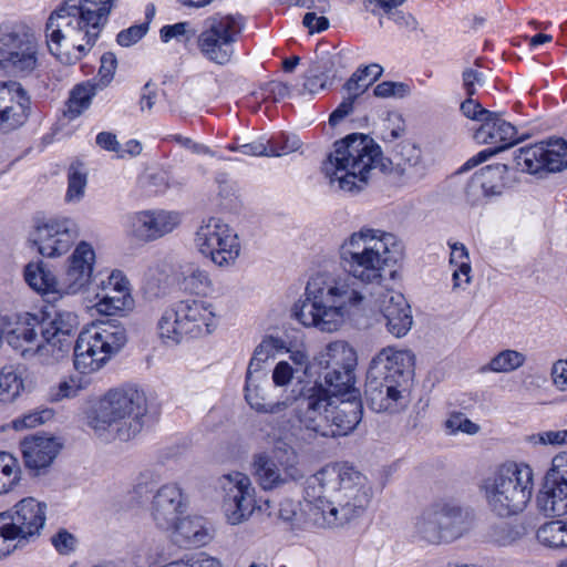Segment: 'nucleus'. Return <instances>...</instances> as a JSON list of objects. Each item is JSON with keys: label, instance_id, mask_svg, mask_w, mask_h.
<instances>
[{"label": "nucleus", "instance_id": "28", "mask_svg": "<svg viewBox=\"0 0 567 567\" xmlns=\"http://www.w3.org/2000/svg\"><path fill=\"white\" fill-rule=\"evenodd\" d=\"M269 382L266 373H246L245 400L258 413L277 414L287 409L285 401L268 402Z\"/></svg>", "mask_w": 567, "mask_h": 567}, {"label": "nucleus", "instance_id": "12", "mask_svg": "<svg viewBox=\"0 0 567 567\" xmlns=\"http://www.w3.org/2000/svg\"><path fill=\"white\" fill-rule=\"evenodd\" d=\"M194 244L204 257L220 268L233 266L241 249L237 233L223 219L213 216L202 220Z\"/></svg>", "mask_w": 567, "mask_h": 567}, {"label": "nucleus", "instance_id": "21", "mask_svg": "<svg viewBox=\"0 0 567 567\" xmlns=\"http://www.w3.org/2000/svg\"><path fill=\"white\" fill-rule=\"evenodd\" d=\"M30 97L18 82L0 83V132L21 127L30 113Z\"/></svg>", "mask_w": 567, "mask_h": 567}, {"label": "nucleus", "instance_id": "41", "mask_svg": "<svg viewBox=\"0 0 567 567\" xmlns=\"http://www.w3.org/2000/svg\"><path fill=\"white\" fill-rule=\"evenodd\" d=\"M95 86L90 83L76 85L70 94L66 103L65 116L73 120L82 114L83 111L89 109L92 99L95 95Z\"/></svg>", "mask_w": 567, "mask_h": 567}, {"label": "nucleus", "instance_id": "27", "mask_svg": "<svg viewBox=\"0 0 567 567\" xmlns=\"http://www.w3.org/2000/svg\"><path fill=\"white\" fill-rule=\"evenodd\" d=\"M378 302L388 331L396 338L404 337L413 323L411 308L404 296L391 290L382 293Z\"/></svg>", "mask_w": 567, "mask_h": 567}, {"label": "nucleus", "instance_id": "17", "mask_svg": "<svg viewBox=\"0 0 567 567\" xmlns=\"http://www.w3.org/2000/svg\"><path fill=\"white\" fill-rule=\"evenodd\" d=\"M1 66L19 76L31 74L38 66V45L28 32H8L1 37Z\"/></svg>", "mask_w": 567, "mask_h": 567}, {"label": "nucleus", "instance_id": "11", "mask_svg": "<svg viewBox=\"0 0 567 567\" xmlns=\"http://www.w3.org/2000/svg\"><path fill=\"white\" fill-rule=\"evenodd\" d=\"M244 29L240 16L216 13L206 18L197 35V47L205 59L218 65L230 62L235 43Z\"/></svg>", "mask_w": 567, "mask_h": 567}, {"label": "nucleus", "instance_id": "7", "mask_svg": "<svg viewBox=\"0 0 567 567\" xmlns=\"http://www.w3.org/2000/svg\"><path fill=\"white\" fill-rule=\"evenodd\" d=\"M391 161L381 146L363 133H351L333 143V151L322 162L326 177H367L368 174L390 173Z\"/></svg>", "mask_w": 567, "mask_h": 567}, {"label": "nucleus", "instance_id": "31", "mask_svg": "<svg viewBox=\"0 0 567 567\" xmlns=\"http://www.w3.org/2000/svg\"><path fill=\"white\" fill-rule=\"evenodd\" d=\"M537 507L549 517L567 515V487L545 480L537 495Z\"/></svg>", "mask_w": 567, "mask_h": 567}, {"label": "nucleus", "instance_id": "16", "mask_svg": "<svg viewBox=\"0 0 567 567\" xmlns=\"http://www.w3.org/2000/svg\"><path fill=\"white\" fill-rule=\"evenodd\" d=\"M330 396L322 388H312L297 400L296 416L299 421L300 439L310 442L324 437L328 422Z\"/></svg>", "mask_w": 567, "mask_h": 567}, {"label": "nucleus", "instance_id": "40", "mask_svg": "<svg viewBox=\"0 0 567 567\" xmlns=\"http://www.w3.org/2000/svg\"><path fill=\"white\" fill-rule=\"evenodd\" d=\"M526 361L525 354L516 350H503L481 368V372L508 373L520 368Z\"/></svg>", "mask_w": 567, "mask_h": 567}, {"label": "nucleus", "instance_id": "46", "mask_svg": "<svg viewBox=\"0 0 567 567\" xmlns=\"http://www.w3.org/2000/svg\"><path fill=\"white\" fill-rule=\"evenodd\" d=\"M369 179H327L328 192L338 197L355 196L368 187Z\"/></svg>", "mask_w": 567, "mask_h": 567}, {"label": "nucleus", "instance_id": "42", "mask_svg": "<svg viewBox=\"0 0 567 567\" xmlns=\"http://www.w3.org/2000/svg\"><path fill=\"white\" fill-rule=\"evenodd\" d=\"M537 539L550 548L567 547V520H551L537 530Z\"/></svg>", "mask_w": 567, "mask_h": 567}, {"label": "nucleus", "instance_id": "2", "mask_svg": "<svg viewBox=\"0 0 567 567\" xmlns=\"http://www.w3.org/2000/svg\"><path fill=\"white\" fill-rule=\"evenodd\" d=\"M309 519L319 527H340L362 516L372 488L368 478L347 464H331L318 471L307 487Z\"/></svg>", "mask_w": 567, "mask_h": 567}, {"label": "nucleus", "instance_id": "39", "mask_svg": "<svg viewBox=\"0 0 567 567\" xmlns=\"http://www.w3.org/2000/svg\"><path fill=\"white\" fill-rule=\"evenodd\" d=\"M24 390L22 375L12 365L0 370V403L13 402Z\"/></svg>", "mask_w": 567, "mask_h": 567}, {"label": "nucleus", "instance_id": "20", "mask_svg": "<svg viewBox=\"0 0 567 567\" xmlns=\"http://www.w3.org/2000/svg\"><path fill=\"white\" fill-rule=\"evenodd\" d=\"M96 310L105 316L130 312L134 308L131 285L121 270H113L100 285Z\"/></svg>", "mask_w": 567, "mask_h": 567}, {"label": "nucleus", "instance_id": "49", "mask_svg": "<svg viewBox=\"0 0 567 567\" xmlns=\"http://www.w3.org/2000/svg\"><path fill=\"white\" fill-rule=\"evenodd\" d=\"M189 22H178L172 25H164L159 30L161 40L165 43L169 42L172 39L189 41L196 35V31L189 29Z\"/></svg>", "mask_w": 567, "mask_h": 567}, {"label": "nucleus", "instance_id": "36", "mask_svg": "<svg viewBox=\"0 0 567 567\" xmlns=\"http://www.w3.org/2000/svg\"><path fill=\"white\" fill-rule=\"evenodd\" d=\"M361 80V73H358L352 74L351 78L346 82L344 89L348 91L349 95L348 97L343 99V101L330 114V125L334 126L339 124L346 116H348L353 111V104L355 100L371 85V82L360 83Z\"/></svg>", "mask_w": 567, "mask_h": 567}, {"label": "nucleus", "instance_id": "9", "mask_svg": "<svg viewBox=\"0 0 567 567\" xmlns=\"http://www.w3.org/2000/svg\"><path fill=\"white\" fill-rule=\"evenodd\" d=\"M217 327L214 306L202 299H184L164 310L157 321L163 343L177 346L185 340L210 334Z\"/></svg>", "mask_w": 567, "mask_h": 567}, {"label": "nucleus", "instance_id": "24", "mask_svg": "<svg viewBox=\"0 0 567 567\" xmlns=\"http://www.w3.org/2000/svg\"><path fill=\"white\" fill-rule=\"evenodd\" d=\"M252 473L259 486L265 491L274 489L305 477L303 471L296 462L286 463L282 470H280L275 461L265 453L254 457Z\"/></svg>", "mask_w": 567, "mask_h": 567}, {"label": "nucleus", "instance_id": "47", "mask_svg": "<svg viewBox=\"0 0 567 567\" xmlns=\"http://www.w3.org/2000/svg\"><path fill=\"white\" fill-rule=\"evenodd\" d=\"M279 343L281 341L272 337L264 339L256 347L247 371H251V373H266L261 365L272 355L274 350L279 347Z\"/></svg>", "mask_w": 567, "mask_h": 567}, {"label": "nucleus", "instance_id": "38", "mask_svg": "<svg viewBox=\"0 0 567 567\" xmlns=\"http://www.w3.org/2000/svg\"><path fill=\"white\" fill-rule=\"evenodd\" d=\"M504 188L502 179H470L465 187V196L470 204L478 205L485 199L501 195Z\"/></svg>", "mask_w": 567, "mask_h": 567}, {"label": "nucleus", "instance_id": "59", "mask_svg": "<svg viewBox=\"0 0 567 567\" xmlns=\"http://www.w3.org/2000/svg\"><path fill=\"white\" fill-rule=\"evenodd\" d=\"M261 90L262 99L272 100L274 102H278L290 94V86L278 81L268 82Z\"/></svg>", "mask_w": 567, "mask_h": 567}, {"label": "nucleus", "instance_id": "64", "mask_svg": "<svg viewBox=\"0 0 567 567\" xmlns=\"http://www.w3.org/2000/svg\"><path fill=\"white\" fill-rule=\"evenodd\" d=\"M551 380L559 391H567V360H558L551 368Z\"/></svg>", "mask_w": 567, "mask_h": 567}, {"label": "nucleus", "instance_id": "32", "mask_svg": "<svg viewBox=\"0 0 567 567\" xmlns=\"http://www.w3.org/2000/svg\"><path fill=\"white\" fill-rule=\"evenodd\" d=\"M24 280L34 291L45 295L50 292H63L54 274L40 262H30L24 268Z\"/></svg>", "mask_w": 567, "mask_h": 567}, {"label": "nucleus", "instance_id": "13", "mask_svg": "<svg viewBox=\"0 0 567 567\" xmlns=\"http://www.w3.org/2000/svg\"><path fill=\"white\" fill-rule=\"evenodd\" d=\"M224 492L223 511L227 523L239 525L250 518L256 508L255 487L248 475L233 472L220 477Z\"/></svg>", "mask_w": 567, "mask_h": 567}, {"label": "nucleus", "instance_id": "63", "mask_svg": "<svg viewBox=\"0 0 567 567\" xmlns=\"http://www.w3.org/2000/svg\"><path fill=\"white\" fill-rule=\"evenodd\" d=\"M75 537L65 529H61L55 536L52 537L53 546L60 554L63 555L73 551L75 548Z\"/></svg>", "mask_w": 567, "mask_h": 567}, {"label": "nucleus", "instance_id": "3", "mask_svg": "<svg viewBox=\"0 0 567 567\" xmlns=\"http://www.w3.org/2000/svg\"><path fill=\"white\" fill-rule=\"evenodd\" d=\"M115 0H65L54 10L45 24V38L50 52L61 62L63 45L72 47L79 52L76 59L84 56L95 44L102 27Z\"/></svg>", "mask_w": 567, "mask_h": 567}, {"label": "nucleus", "instance_id": "5", "mask_svg": "<svg viewBox=\"0 0 567 567\" xmlns=\"http://www.w3.org/2000/svg\"><path fill=\"white\" fill-rule=\"evenodd\" d=\"M414 355L410 351L382 349L371 361L365 381V400L378 413H399L409 405V377Z\"/></svg>", "mask_w": 567, "mask_h": 567}, {"label": "nucleus", "instance_id": "1", "mask_svg": "<svg viewBox=\"0 0 567 567\" xmlns=\"http://www.w3.org/2000/svg\"><path fill=\"white\" fill-rule=\"evenodd\" d=\"M402 255L396 237L381 229L362 227L339 247L340 264L348 276L313 275L306 286V299L293 305L291 317L321 332L339 331L364 306L365 296L353 281L380 284L383 272Z\"/></svg>", "mask_w": 567, "mask_h": 567}, {"label": "nucleus", "instance_id": "58", "mask_svg": "<svg viewBox=\"0 0 567 567\" xmlns=\"http://www.w3.org/2000/svg\"><path fill=\"white\" fill-rule=\"evenodd\" d=\"M52 416V412L50 410H42L28 413L20 419L13 421V426L16 430L34 427L44 423Z\"/></svg>", "mask_w": 567, "mask_h": 567}, {"label": "nucleus", "instance_id": "53", "mask_svg": "<svg viewBox=\"0 0 567 567\" xmlns=\"http://www.w3.org/2000/svg\"><path fill=\"white\" fill-rule=\"evenodd\" d=\"M148 31V22H144L141 24L132 25L125 30H122L117 37L116 41L121 47H131L138 42Z\"/></svg>", "mask_w": 567, "mask_h": 567}, {"label": "nucleus", "instance_id": "4", "mask_svg": "<svg viewBox=\"0 0 567 567\" xmlns=\"http://www.w3.org/2000/svg\"><path fill=\"white\" fill-rule=\"evenodd\" d=\"M76 317L59 312L50 320L41 321L30 312L0 316V339L20 350L45 352L60 359L72 349Z\"/></svg>", "mask_w": 567, "mask_h": 567}, {"label": "nucleus", "instance_id": "25", "mask_svg": "<svg viewBox=\"0 0 567 567\" xmlns=\"http://www.w3.org/2000/svg\"><path fill=\"white\" fill-rule=\"evenodd\" d=\"M362 413V403L357 395L340 401L333 400L330 396L327 422L328 432L324 437L348 435L359 425Z\"/></svg>", "mask_w": 567, "mask_h": 567}, {"label": "nucleus", "instance_id": "23", "mask_svg": "<svg viewBox=\"0 0 567 567\" xmlns=\"http://www.w3.org/2000/svg\"><path fill=\"white\" fill-rule=\"evenodd\" d=\"M186 511V498L177 484H165L152 501V517L157 527L171 530Z\"/></svg>", "mask_w": 567, "mask_h": 567}, {"label": "nucleus", "instance_id": "37", "mask_svg": "<svg viewBox=\"0 0 567 567\" xmlns=\"http://www.w3.org/2000/svg\"><path fill=\"white\" fill-rule=\"evenodd\" d=\"M354 369H326L323 377L326 393L329 392L332 396L350 394L358 396V391L354 389Z\"/></svg>", "mask_w": 567, "mask_h": 567}, {"label": "nucleus", "instance_id": "55", "mask_svg": "<svg viewBox=\"0 0 567 567\" xmlns=\"http://www.w3.org/2000/svg\"><path fill=\"white\" fill-rule=\"evenodd\" d=\"M401 162H398V167L401 168V173H406V167H414L421 161V151L415 145L404 143L400 145Z\"/></svg>", "mask_w": 567, "mask_h": 567}, {"label": "nucleus", "instance_id": "22", "mask_svg": "<svg viewBox=\"0 0 567 567\" xmlns=\"http://www.w3.org/2000/svg\"><path fill=\"white\" fill-rule=\"evenodd\" d=\"M62 279L63 293L74 295L83 291L91 282L95 264V250L87 241H80L68 259Z\"/></svg>", "mask_w": 567, "mask_h": 567}, {"label": "nucleus", "instance_id": "6", "mask_svg": "<svg viewBox=\"0 0 567 567\" xmlns=\"http://www.w3.org/2000/svg\"><path fill=\"white\" fill-rule=\"evenodd\" d=\"M533 489V468L516 462L502 464L480 484L487 507L499 517L522 513L532 498Z\"/></svg>", "mask_w": 567, "mask_h": 567}, {"label": "nucleus", "instance_id": "33", "mask_svg": "<svg viewBox=\"0 0 567 567\" xmlns=\"http://www.w3.org/2000/svg\"><path fill=\"white\" fill-rule=\"evenodd\" d=\"M320 364L324 369H354L357 352L348 342L334 341L326 347Z\"/></svg>", "mask_w": 567, "mask_h": 567}, {"label": "nucleus", "instance_id": "35", "mask_svg": "<svg viewBox=\"0 0 567 567\" xmlns=\"http://www.w3.org/2000/svg\"><path fill=\"white\" fill-rule=\"evenodd\" d=\"M413 534L419 539L429 544L436 545L446 543L432 505L416 516L413 525Z\"/></svg>", "mask_w": 567, "mask_h": 567}, {"label": "nucleus", "instance_id": "26", "mask_svg": "<svg viewBox=\"0 0 567 567\" xmlns=\"http://www.w3.org/2000/svg\"><path fill=\"white\" fill-rule=\"evenodd\" d=\"M474 140L478 144L496 145L487 148L488 151H495V155L522 141L517 136L516 127L503 120L501 114L496 112L487 114L485 122L475 131Z\"/></svg>", "mask_w": 567, "mask_h": 567}, {"label": "nucleus", "instance_id": "60", "mask_svg": "<svg viewBox=\"0 0 567 567\" xmlns=\"http://www.w3.org/2000/svg\"><path fill=\"white\" fill-rule=\"evenodd\" d=\"M461 111L464 116L482 123L487 118V114L492 113L491 111L483 109L480 103L472 99V96H468V99L461 104Z\"/></svg>", "mask_w": 567, "mask_h": 567}, {"label": "nucleus", "instance_id": "30", "mask_svg": "<svg viewBox=\"0 0 567 567\" xmlns=\"http://www.w3.org/2000/svg\"><path fill=\"white\" fill-rule=\"evenodd\" d=\"M432 507L436 513L446 543L461 537L466 532V515L460 506L449 502H439Z\"/></svg>", "mask_w": 567, "mask_h": 567}, {"label": "nucleus", "instance_id": "15", "mask_svg": "<svg viewBox=\"0 0 567 567\" xmlns=\"http://www.w3.org/2000/svg\"><path fill=\"white\" fill-rule=\"evenodd\" d=\"M517 165L529 174L539 172L559 173L567 167V142L548 140L519 148Z\"/></svg>", "mask_w": 567, "mask_h": 567}, {"label": "nucleus", "instance_id": "48", "mask_svg": "<svg viewBox=\"0 0 567 567\" xmlns=\"http://www.w3.org/2000/svg\"><path fill=\"white\" fill-rule=\"evenodd\" d=\"M336 80V73L327 74L320 65H312L306 76L303 89L313 94L326 89Z\"/></svg>", "mask_w": 567, "mask_h": 567}, {"label": "nucleus", "instance_id": "52", "mask_svg": "<svg viewBox=\"0 0 567 567\" xmlns=\"http://www.w3.org/2000/svg\"><path fill=\"white\" fill-rule=\"evenodd\" d=\"M227 148L231 152H239L249 156H267L269 153V144L265 137L251 141L246 144H230Z\"/></svg>", "mask_w": 567, "mask_h": 567}, {"label": "nucleus", "instance_id": "44", "mask_svg": "<svg viewBox=\"0 0 567 567\" xmlns=\"http://www.w3.org/2000/svg\"><path fill=\"white\" fill-rule=\"evenodd\" d=\"M450 262L457 268L453 271L454 288L461 287V275L465 277L464 282H470L471 265L468 261V252L463 244H451V258Z\"/></svg>", "mask_w": 567, "mask_h": 567}, {"label": "nucleus", "instance_id": "18", "mask_svg": "<svg viewBox=\"0 0 567 567\" xmlns=\"http://www.w3.org/2000/svg\"><path fill=\"white\" fill-rule=\"evenodd\" d=\"M181 215L166 209H144L127 217V229L140 243H152L173 233L181 225Z\"/></svg>", "mask_w": 567, "mask_h": 567}, {"label": "nucleus", "instance_id": "34", "mask_svg": "<svg viewBox=\"0 0 567 567\" xmlns=\"http://www.w3.org/2000/svg\"><path fill=\"white\" fill-rule=\"evenodd\" d=\"M173 542L179 547H198L206 543L207 532L198 523L188 517H179L173 528Z\"/></svg>", "mask_w": 567, "mask_h": 567}, {"label": "nucleus", "instance_id": "8", "mask_svg": "<svg viewBox=\"0 0 567 567\" xmlns=\"http://www.w3.org/2000/svg\"><path fill=\"white\" fill-rule=\"evenodd\" d=\"M147 399L134 386L110 390L99 402L90 426L99 434L112 429L121 441L141 432L147 414Z\"/></svg>", "mask_w": 567, "mask_h": 567}, {"label": "nucleus", "instance_id": "45", "mask_svg": "<svg viewBox=\"0 0 567 567\" xmlns=\"http://www.w3.org/2000/svg\"><path fill=\"white\" fill-rule=\"evenodd\" d=\"M269 144L268 157H280L288 155L292 152L298 151L302 143L300 138L295 134H287L280 132L272 135L270 138H266Z\"/></svg>", "mask_w": 567, "mask_h": 567}, {"label": "nucleus", "instance_id": "56", "mask_svg": "<svg viewBox=\"0 0 567 567\" xmlns=\"http://www.w3.org/2000/svg\"><path fill=\"white\" fill-rule=\"evenodd\" d=\"M289 360L293 363L297 372L307 374L310 368V355L305 344L295 346L287 349Z\"/></svg>", "mask_w": 567, "mask_h": 567}, {"label": "nucleus", "instance_id": "57", "mask_svg": "<svg viewBox=\"0 0 567 567\" xmlns=\"http://www.w3.org/2000/svg\"><path fill=\"white\" fill-rule=\"evenodd\" d=\"M278 516L286 523H298L301 520L302 509L299 502L292 499H284L280 503Z\"/></svg>", "mask_w": 567, "mask_h": 567}, {"label": "nucleus", "instance_id": "50", "mask_svg": "<svg viewBox=\"0 0 567 567\" xmlns=\"http://www.w3.org/2000/svg\"><path fill=\"white\" fill-rule=\"evenodd\" d=\"M545 480L567 487V453L556 455Z\"/></svg>", "mask_w": 567, "mask_h": 567}, {"label": "nucleus", "instance_id": "61", "mask_svg": "<svg viewBox=\"0 0 567 567\" xmlns=\"http://www.w3.org/2000/svg\"><path fill=\"white\" fill-rule=\"evenodd\" d=\"M117 66V60L114 53L106 52L101 56V66L99 75L103 84H109L114 76Z\"/></svg>", "mask_w": 567, "mask_h": 567}, {"label": "nucleus", "instance_id": "19", "mask_svg": "<svg viewBox=\"0 0 567 567\" xmlns=\"http://www.w3.org/2000/svg\"><path fill=\"white\" fill-rule=\"evenodd\" d=\"M16 536L18 544L39 537L47 519V504L33 497L17 503L12 511L0 514Z\"/></svg>", "mask_w": 567, "mask_h": 567}, {"label": "nucleus", "instance_id": "51", "mask_svg": "<svg viewBox=\"0 0 567 567\" xmlns=\"http://www.w3.org/2000/svg\"><path fill=\"white\" fill-rule=\"evenodd\" d=\"M527 441L533 445H565L567 444V430H550L539 432L529 435Z\"/></svg>", "mask_w": 567, "mask_h": 567}, {"label": "nucleus", "instance_id": "29", "mask_svg": "<svg viewBox=\"0 0 567 567\" xmlns=\"http://www.w3.org/2000/svg\"><path fill=\"white\" fill-rule=\"evenodd\" d=\"M60 444L54 437L32 435L21 442L24 464L31 470L49 466L56 457Z\"/></svg>", "mask_w": 567, "mask_h": 567}, {"label": "nucleus", "instance_id": "54", "mask_svg": "<svg viewBox=\"0 0 567 567\" xmlns=\"http://www.w3.org/2000/svg\"><path fill=\"white\" fill-rule=\"evenodd\" d=\"M445 424L451 433L463 432L466 434H475L480 430V426L473 423L463 413H452Z\"/></svg>", "mask_w": 567, "mask_h": 567}, {"label": "nucleus", "instance_id": "62", "mask_svg": "<svg viewBox=\"0 0 567 567\" xmlns=\"http://www.w3.org/2000/svg\"><path fill=\"white\" fill-rule=\"evenodd\" d=\"M295 373H298L288 361H280L274 369L272 380L278 386H285L290 383Z\"/></svg>", "mask_w": 567, "mask_h": 567}, {"label": "nucleus", "instance_id": "43", "mask_svg": "<svg viewBox=\"0 0 567 567\" xmlns=\"http://www.w3.org/2000/svg\"><path fill=\"white\" fill-rule=\"evenodd\" d=\"M18 460L7 452H0V495L10 492L20 481Z\"/></svg>", "mask_w": 567, "mask_h": 567}, {"label": "nucleus", "instance_id": "14", "mask_svg": "<svg viewBox=\"0 0 567 567\" xmlns=\"http://www.w3.org/2000/svg\"><path fill=\"white\" fill-rule=\"evenodd\" d=\"M80 236L78 223L70 217H51L35 225L34 244L47 258L66 254Z\"/></svg>", "mask_w": 567, "mask_h": 567}, {"label": "nucleus", "instance_id": "10", "mask_svg": "<svg viewBox=\"0 0 567 567\" xmlns=\"http://www.w3.org/2000/svg\"><path fill=\"white\" fill-rule=\"evenodd\" d=\"M126 341V329L113 321L100 322L84 329L73 347L74 368L83 374L99 371Z\"/></svg>", "mask_w": 567, "mask_h": 567}]
</instances>
